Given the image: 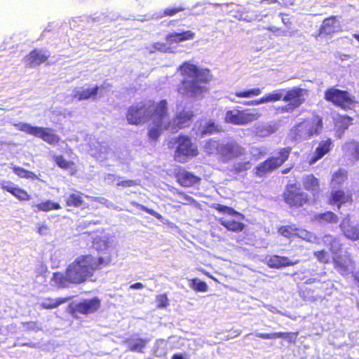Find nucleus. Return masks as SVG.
I'll return each instance as SVG.
<instances>
[{"instance_id": "1", "label": "nucleus", "mask_w": 359, "mask_h": 359, "mask_svg": "<svg viewBox=\"0 0 359 359\" xmlns=\"http://www.w3.org/2000/svg\"><path fill=\"white\" fill-rule=\"evenodd\" d=\"M184 78L178 91L189 93L193 96H201L208 91L207 85L212 79L210 70L200 68L189 62H184L178 68Z\"/></svg>"}, {"instance_id": "2", "label": "nucleus", "mask_w": 359, "mask_h": 359, "mask_svg": "<svg viewBox=\"0 0 359 359\" xmlns=\"http://www.w3.org/2000/svg\"><path fill=\"white\" fill-rule=\"evenodd\" d=\"M104 264V260L101 257L85 255L76 258L68 269L72 279L76 281V284H80L91 278Z\"/></svg>"}, {"instance_id": "3", "label": "nucleus", "mask_w": 359, "mask_h": 359, "mask_svg": "<svg viewBox=\"0 0 359 359\" xmlns=\"http://www.w3.org/2000/svg\"><path fill=\"white\" fill-rule=\"evenodd\" d=\"M168 147L170 149H175L173 158L179 163H184L189 158L198 155L197 146L187 135L181 134L170 139Z\"/></svg>"}, {"instance_id": "4", "label": "nucleus", "mask_w": 359, "mask_h": 359, "mask_svg": "<svg viewBox=\"0 0 359 359\" xmlns=\"http://www.w3.org/2000/svg\"><path fill=\"white\" fill-rule=\"evenodd\" d=\"M322 129V118L318 115H314L295 124L291 129V134L295 140H306L319 135Z\"/></svg>"}, {"instance_id": "5", "label": "nucleus", "mask_w": 359, "mask_h": 359, "mask_svg": "<svg viewBox=\"0 0 359 359\" xmlns=\"http://www.w3.org/2000/svg\"><path fill=\"white\" fill-rule=\"evenodd\" d=\"M292 152V147L280 148L277 151V156H271L266 160L257 164L254 169V175L257 177H266L280 166L288 159Z\"/></svg>"}, {"instance_id": "6", "label": "nucleus", "mask_w": 359, "mask_h": 359, "mask_svg": "<svg viewBox=\"0 0 359 359\" xmlns=\"http://www.w3.org/2000/svg\"><path fill=\"white\" fill-rule=\"evenodd\" d=\"M324 99L345 111L353 109L357 103L355 96L349 92L335 87L328 88L325 90Z\"/></svg>"}, {"instance_id": "7", "label": "nucleus", "mask_w": 359, "mask_h": 359, "mask_svg": "<svg viewBox=\"0 0 359 359\" xmlns=\"http://www.w3.org/2000/svg\"><path fill=\"white\" fill-rule=\"evenodd\" d=\"M261 116L257 109H243L234 107L227 110L224 116V121L236 126H245L257 121Z\"/></svg>"}, {"instance_id": "8", "label": "nucleus", "mask_w": 359, "mask_h": 359, "mask_svg": "<svg viewBox=\"0 0 359 359\" xmlns=\"http://www.w3.org/2000/svg\"><path fill=\"white\" fill-rule=\"evenodd\" d=\"M284 202L290 208L299 209L310 203L309 196L302 191L297 184H287L282 194Z\"/></svg>"}, {"instance_id": "9", "label": "nucleus", "mask_w": 359, "mask_h": 359, "mask_svg": "<svg viewBox=\"0 0 359 359\" xmlns=\"http://www.w3.org/2000/svg\"><path fill=\"white\" fill-rule=\"evenodd\" d=\"M308 93L309 90L307 89L297 86L285 90L283 101L288 103L280 108V111L282 113L292 112L305 102L304 96L307 95Z\"/></svg>"}, {"instance_id": "10", "label": "nucleus", "mask_w": 359, "mask_h": 359, "mask_svg": "<svg viewBox=\"0 0 359 359\" xmlns=\"http://www.w3.org/2000/svg\"><path fill=\"white\" fill-rule=\"evenodd\" d=\"M150 107L144 102H136L130 105L126 111V118L130 125L139 126L149 120Z\"/></svg>"}, {"instance_id": "11", "label": "nucleus", "mask_w": 359, "mask_h": 359, "mask_svg": "<svg viewBox=\"0 0 359 359\" xmlns=\"http://www.w3.org/2000/svg\"><path fill=\"white\" fill-rule=\"evenodd\" d=\"M195 116L194 111L186 108L177 111L173 118L168 122L169 130L176 133L179 130L189 127Z\"/></svg>"}, {"instance_id": "12", "label": "nucleus", "mask_w": 359, "mask_h": 359, "mask_svg": "<svg viewBox=\"0 0 359 359\" xmlns=\"http://www.w3.org/2000/svg\"><path fill=\"white\" fill-rule=\"evenodd\" d=\"M150 107L149 120L153 122H159L168 123L169 117L168 103L165 99L161 100L159 102H150L148 104Z\"/></svg>"}, {"instance_id": "13", "label": "nucleus", "mask_w": 359, "mask_h": 359, "mask_svg": "<svg viewBox=\"0 0 359 359\" xmlns=\"http://www.w3.org/2000/svg\"><path fill=\"white\" fill-rule=\"evenodd\" d=\"M246 154L245 149L236 141L222 143L220 149L219 160L224 163L229 162L235 158Z\"/></svg>"}, {"instance_id": "14", "label": "nucleus", "mask_w": 359, "mask_h": 359, "mask_svg": "<svg viewBox=\"0 0 359 359\" xmlns=\"http://www.w3.org/2000/svg\"><path fill=\"white\" fill-rule=\"evenodd\" d=\"M72 316L76 318V313L88 315L96 312L100 308V301L95 297L85 299L78 303H72L69 306Z\"/></svg>"}, {"instance_id": "15", "label": "nucleus", "mask_w": 359, "mask_h": 359, "mask_svg": "<svg viewBox=\"0 0 359 359\" xmlns=\"http://www.w3.org/2000/svg\"><path fill=\"white\" fill-rule=\"evenodd\" d=\"M176 182L183 187H193L199 185L201 182V177L194 172L187 170L183 167H178L175 170Z\"/></svg>"}, {"instance_id": "16", "label": "nucleus", "mask_w": 359, "mask_h": 359, "mask_svg": "<svg viewBox=\"0 0 359 359\" xmlns=\"http://www.w3.org/2000/svg\"><path fill=\"white\" fill-rule=\"evenodd\" d=\"M333 264L334 268L343 276L348 275L355 268L352 257L348 252L334 255Z\"/></svg>"}, {"instance_id": "17", "label": "nucleus", "mask_w": 359, "mask_h": 359, "mask_svg": "<svg viewBox=\"0 0 359 359\" xmlns=\"http://www.w3.org/2000/svg\"><path fill=\"white\" fill-rule=\"evenodd\" d=\"M353 195L351 192H346L344 189H332L329 195L327 203L330 205H335L340 209L343 205L353 203Z\"/></svg>"}, {"instance_id": "18", "label": "nucleus", "mask_w": 359, "mask_h": 359, "mask_svg": "<svg viewBox=\"0 0 359 359\" xmlns=\"http://www.w3.org/2000/svg\"><path fill=\"white\" fill-rule=\"evenodd\" d=\"M1 189L10 193L16 199L20 201H29L32 199V196L25 189L18 187L10 181H4L1 183Z\"/></svg>"}, {"instance_id": "19", "label": "nucleus", "mask_w": 359, "mask_h": 359, "mask_svg": "<svg viewBox=\"0 0 359 359\" xmlns=\"http://www.w3.org/2000/svg\"><path fill=\"white\" fill-rule=\"evenodd\" d=\"M50 55V53L46 50L34 48L25 57L24 60L28 66L35 67L46 62Z\"/></svg>"}, {"instance_id": "20", "label": "nucleus", "mask_w": 359, "mask_h": 359, "mask_svg": "<svg viewBox=\"0 0 359 359\" xmlns=\"http://www.w3.org/2000/svg\"><path fill=\"white\" fill-rule=\"evenodd\" d=\"M339 227L347 238L352 241L359 239V226L351 224L349 215L341 220Z\"/></svg>"}, {"instance_id": "21", "label": "nucleus", "mask_w": 359, "mask_h": 359, "mask_svg": "<svg viewBox=\"0 0 359 359\" xmlns=\"http://www.w3.org/2000/svg\"><path fill=\"white\" fill-rule=\"evenodd\" d=\"M340 29V23L337 20V16H330L323 21L321 24L318 35L327 36L331 35L339 31Z\"/></svg>"}, {"instance_id": "22", "label": "nucleus", "mask_w": 359, "mask_h": 359, "mask_svg": "<svg viewBox=\"0 0 359 359\" xmlns=\"http://www.w3.org/2000/svg\"><path fill=\"white\" fill-rule=\"evenodd\" d=\"M68 267L66 269L65 274L61 272H55L50 279L51 284L58 288H65L69 284H76V281L72 279Z\"/></svg>"}, {"instance_id": "23", "label": "nucleus", "mask_w": 359, "mask_h": 359, "mask_svg": "<svg viewBox=\"0 0 359 359\" xmlns=\"http://www.w3.org/2000/svg\"><path fill=\"white\" fill-rule=\"evenodd\" d=\"M34 137L51 145L57 144L60 142V137L50 128L38 126Z\"/></svg>"}, {"instance_id": "24", "label": "nucleus", "mask_w": 359, "mask_h": 359, "mask_svg": "<svg viewBox=\"0 0 359 359\" xmlns=\"http://www.w3.org/2000/svg\"><path fill=\"white\" fill-rule=\"evenodd\" d=\"M333 147V142L330 138L321 141L316 147L313 156L309 159V164L312 165L328 154Z\"/></svg>"}, {"instance_id": "25", "label": "nucleus", "mask_w": 359, "mask_h": 359, "mask_svg": "<svg viewBox=\"0 0 359 359\" xmlns=\"http://www.w3.org/2000/svg\"><path fill=\"white\" fill-rule=\"evenodd\" d=\"M302 185L305 190L313 195L320 191V182L313 174L307 175L302 178Z\"/></svg>"}, {"instance_id": "26", "label": "nucleus", "mask_w": 359, "mask_h": 359, "mask_svg": "<svg viewBox=\"0 0 359 359\" xmlns=\"http://www.w3.org/2000/svg\"><path fill=\"white\" fill-rule=\"evenodd\" d=\"M344 154L352 161L359 160V142L350 140L344 143L342 147Z\"/></svg>"}, {"instance_id": "27", "label": "nucleus", "mask_w": 359, "mask_h": 359, "mask_svg": "<svg viewBox=\"0 0 359 359\" xmlns=\"http://www.w3.org/2000/svg\"><path fill=\"white\" fill-rule=\"evenodd\" d=\"M100 87L95 86L92 88H82L81 90H75L73 97L79 101L85 100H95L98 94Z\"/></svg>"}, {"instance_id": "28", "label": "nucleus", "mask_w": 359, "mask_h": 359, "mask_svg": "<svg viewBox=\"0 0 359 359\" xmlns=\"http://www.w3.org/2000/svg\"><path fill=\"white\" fill-rule=\"evenodd\" d=\"M83 194L76 191L65 198V206L68 208H79L84 204Z\"/></svg>"}, {"instance_id": "29", "label": "nucleus", "mask_w": 359, "mask_h": 359, "mask_svg": "<svg viewBox=\"0 0 359 359\" xmlns=\"http://www.w3.org/2000/svg\"><path fill=\"white\" fill-rule=\"evenodd\" d=\"M313 220L320 224H337L339 222L338 216L332 211L328 210L317 213L313 216Z\"/></svg>"}, {"instance_id": "30", "label": "nucleus", "mask_w": 359, "mask_h": 359, "mask_svg": "<svg viewBox=\"0 0 359 359\" xmlns=\"http://www.w3.org/2000/svg\"><path fill=\"white\" fill-rule=\"evenodd\" d=\"M55 164L62 170H69L72 175H74L77 170L76 164L72 161L67 160L62 155H57L53 157Z\"/></svg>"}, {"instance_id": "31", "label": "nucleus", "mask_w": 359, "mask_h": 359, "mask_svg": "<svg viewBox=\"0 0 359 359\" xmlns=\"http://www.w3.org/2000/svg\"><path fill=\"white\" fill-rule=\"evenodd\" d=\"M222 146V143L219 140L214 138L209 139L204 145V152L209 156L217 155L219 158Z\"/></svg>"}, {"instance_id": "32", "label": "nucleus", "mask_w": 359, "mask_h": 359, "mask_svg": "<svg viewBox=\"0 0 359 359\" xmlns=\"http://www.w3.org/2000/svg\"><path fill=\"white\" fill-rule=\"evenodd\" d=\"M147 339L140 338H132L126 340L125 344L128 348L133 352L143 353V350L147 344Z\"/></svg>"}, {"instance_id": "33", "label": "nucleus", "mask_w": 359, "mask_h": 359, "mask_svg": "<svg viewBox=\"0 0 359 359\" xmlns=\"http://www.w3.org/2000/svg\"><path fill=\"white\" fill-rule=\"evenodd\" d=\"M153 123L154 126L148 129V136L151 140L156 141L160 137L162 132L165 130H169V128H167L168 123L159 122H153Z\"/></svg>"}, {"instance_id": "34", "label": "nucleus", "mask_w": 359, "mask_h": 359, "mask_svg": "<svg viewBox=\"0 0 359 359\" xmlns=\"http://www.w3.org/2000/svg\"><path fill=\"white\" fill-rule=\"evenodd\" d=\"M348 180V172L344 168H339L332 174L330 184L334 187L342 185Z\"/></svg>"}, {"instance_id": "35", "label": "nucleus", "mask_w": 359, "mask_h": 359, "mask_svg": "<svg viewBox=\"0 0 359 359\" xmlns=\"http://www.w3.org/2000/svg\"><path fill=\"white\" fill-rule=\"evenodd\" d=\"M219 222L226 229L233 232H241L245 228V224L243 222L234 219L225 220L221 218L219 219Z\"/></svg>"}, {"instance_id": "36", "label": "nucleus", "mask_w": 359, "mask_h": 359, "mask_svg": "<svg viewBox=\"0 0 359 359\" xmlns=\"http://www.w3.org/2000/svg\"><path fill=\"white\" fill-rule=\"evenodd\" d=\"M36 208V211L48 212L53 210H60L61 208L60 205L56 202H52L49 200L39 203L33 205Z\"/></svg>"}, {"instance_id": "37", "label": "nucleus", "mask_w": 359, "mask_h": 359, "mask_svg": "<svg viewBox=\"0 0 359 359\" xmlns=\"http://www.w3.org/2000/svg\"><path fill=\"white\" fill-rule=\"evenodd\" d=\"M324 242L329 250L334 255L341 250V243L337 238L331 235H326L324 237Z\"/></svg>"}, {"instance_id": "38", "label": "nucleus", "mask_w": 359, "mask_h": 359, "mask_svg": "<svg viewBox=\"0 0 359 359\" xmlns=\"http://www.w3.org/2000/svg\"><path fill=\"white\" fill-rule=\"evenodd\" d=\"M251 167V163L248 160H243L235 163L231 168V172L234 175H238L248 170Z\"/></svg>"}, {"instance_id": "39", "label": "nucleus", "mask_w": 359, "mask_h": 359, "mask_svg": "<svg viewBox=\"0 0 359 359\" xmlns=\"http://www.w3.org/2000/svg\"><path fill=\"white\" fill-rule=\"evenodd\" d=\"M353 118L347 115H339L335 119V125L339 130H345L352 125Z\"/></svg>"}, {"instance_id": "40", "label": "nucleus", "mask_w": 359, "mask_h": 359, "mask_svg": "<svg viewBox=\"0 0 359 359\" xmlns=\"http://www.w3.org/2000/svg\"><path fill=\"white\" fill-rule=\"evenodd\" d=\"M12 170L13 172L20 178L35 180L37 178V175L29 170H27L19 166H13Z\"/></svg>"}, {"instance_id": "41", "label": "nucleus", "mask_w": 359, "mask_h": 359, "mask_svg": "<svg viewBox=\"0 0 359 359\" xmlns=\"http://www.w3.org/2000/svg\"><path fill=\"white\" fill-rule=\"evenodd\" d=\"M278 232L285 238H291L295 236L297 226L295 224L283 225L278 229Z\"/></svg>"}, {"instance_id": "42", "label": "nucleus", "mask_w": 359, "mask_h": 359, "mask_svg": "<svg viewBox=\"0 0 359 359\" xmlns=\"http://www.w3.org/2000/svg\"><path fill=\"white\" fill-rule=\"evenodd\" d=\"M262 93V90L259 88H254L245 90H240L235 92L234 95L239 98H249L252 97L258 96Z\"/></svg>"}, {"instance_id": "43", "label": "nucleus", "mask_w": 359, "mask_h": 359, "mask_svg": "<svg viewBox=\"0 0 359 359\" xmlns=\"http://www.w3.org/2000/svg\"><path fill=\"white\" fill-rule=\"evenodd\" d=\"M212 208L217 210L219 212L221 213H225L229 215H237L241 217V218H243V215L240 213L239 212L234 210L233 208L226 206L222 204H215L212 205Z\"/></svg>"}, {"instance_id": "44", "label": "nucleus", "mask_w": 359, "mask_h": 359, "mask_svg": "<svg viewBox=\"0 0 359 359\" xmlns=\"http://www.w3.org/2000/svg\"><path fill=\"white\" fill-rule=\"evenodd\" d=\"M14 126L20 131L24 132L27 134L35 135L38 126H33L27 123H14Z\"/></svg>"}, {"instance_id": "45", "label": "nucleus", "mask_w": 359, "mask_h": 359, "mask_svg": "<svg viewBox=\"0 0 359 359\" xmlns=\"http://www.w3.org/2000/svg\"><path fill=\"white\" fill-rule=\"evenodd\" d=\"M14 126L20 131L24 132L27 134L35 135L38 126H33L27 123H14Z\"/></svg>"}, {"instance_id": "46", "label": "nucleus", "mask_w": 359, "mask_h": 359, "mask_svg": "<svg viewBox=\"0 0 359 359\" xmlns=\"http://www.w3.org/2000/svg\"><path fill=\"white\" fill-rule=\"evenodd\" d=\"M132 205L133 206H135V208H137V209L154 216L157 219H159V220L163 219V216L160 213H158V212L155 211L153 209L149 208H147L142 204H140L137 202H133Z\"/></svg>"}, {"instance_id": "47", "label": "nucleus", "mask_w": 359, "mask_h": 359, "mask_svg": "<svg viewBox=\"0 0 359 359\" xmlns=\"http://www.w3.org/2000/svg\"><path fill=\"white\" fill-rule=\"evenodd\" d=\"M191 287L193 290L198 292H205L208 288L207 284L198 278L191 280Z\"/></svg>"}, {"instance_id": "48", "label": "nucleus", "mask_w": 359, "mask_h": 359, "mask_svg": "<svg viewBox=\"0 0 359 359\" xmlns=\"http://www.w3.org/2000/svg\"><path fill=\"white\" fill-rule=\"evenodd\" d=\"M313 255L317 260L320 263L328 264L330 262V255L325 250L315 251Z\"/></svg>"}, {"instance_id": "49", "label": "nucleus", "mask_w": 359, "mask_h": 359, "mask_svg": "<svg viewBox=\"0 0 359 359\" xmlns=\"http://www.w3.org/2000/svg\"><path fill=\"white\" fill-rule=\"evenodd\" d=\"M67 299H48L42 303V306L45 309H53L59 305L66 302Z\"/></svg>"}, {"instance_id": "50", "label": "nucleus", "mask_w": 359, "mask_h": 359, "mask_svg": "<svg viewBox=\"0 0 359 359\" xmlns=\"http://www.w3.org/2000/svg\"><path fill=\"white\" fill-rule=\"evenodd\" d=\"M219 130L218 129L217 126L213 121L208 122L203 127L201 130L202 135H211L216 132H218Z\"/></svg>"}, {"instance_id": "51", "label": "nucleus", "mask_w": 359, "mask_h": 359, "mask_svg": "<svg viewBox=\"0 0 359 359\" xmlns=\"http://www.w3.org/2000/svg\"><path fill=\"white\" fill-rule=\"evenodd\" d=\"M285 89H278L269 94L270 102H277L280 100L283 101V93L285 94Z\"/></svg>"}, {"instance_id": "52", "label": "nucleus", "mask_w": 359, "mask_h": 359, "mask_svg": "<svg viewBox=\"0 0 359 359\" xmlns=\"http://www.w3.org/2000/svg\"><path fill=\"white\" fill-rule=\"evenodd\" d=\"M177 194L184 200V201L180 202L184 205H195L196 203V201L193 197L183 191H177Z\"/></svg>"}, {"instance_id": "53", "label": "nucleus", "mask_w": 359, "mask_h": 359, "mask_svg": "<svg viewBox=\"0 0 359 359\" xmlns=\"http://www.w3.org/2000/svg\"><path fill=\"white\" fill-rule=\"evenodd\" d=\"M184 9L182 6L166 8L163 11L162 16H173Z\"/></svg>"}, {"instance_id": "54", "label": "nucleus", "mask_w": 359, "mask_h": 359, "mask_svg": "<svg viewBox=\"0 0 359 359\" xmlns=\"http://www.w3.org/2000/svg\"><path fill=\"white\" fill-rule=\"evenodd\" d=\"M294 237H298L304 240H310L312 237V234L307 230L297 227V232H295Z\"/></svg>"}, {"instance_id": "55", "label": "nucleus", "mask_w": 359, "mask_h": 359, "mask_svg": "<svg viewBox=\"0 0 359 359\" xmlns=\"http://www.w3.org/2000/svg\"><path fill=\"white\" fill-rule=\"evenodd\" d=\"M178 33L180 34L181 41L192 40L196 36V34L191 30H187Z\"/></svg>"}, {"instance_id": "56", "label": "nucleus", "mask_w": 359, "mask_h": 359, "mask_svg": "<svg viewBox=\"0 0 359 359\" xmlns=\"http://www.w3.org/2000/svg\"><path fill=\"white\" fill-rule=\"evenodd\" d=\"M165 40L170 43H177L182 42L178 32L169 33L166 35Z\"/></svg>"}, {"instance_id": "57", "label": "nucleus", "mask_w": 359, "mask_h": 359, "mask_svg": "<svg viewBox=\"0 0 359 359\" xmlns=\"http://www.w3.org/2000/svg\"><path fill=\"white\" fill-rule=\"evenodd\" d=\"M154 47L163 53H172L170 47H169L165 43L163 42H156Z\"/></svg>"}, {"instance_id": "58", "label": "nucleus", "mask_w": 359, "mask_h": 359, "mask_svg": "<svg viewBox=\"0 0 359 359\" xmlns=\"http://www.w3.org/2000/svg\"><path fill=\"white\" fill-rule=\"evenodd\" d=\"M281 256H273L269 260L270 266L273 268L279 269L282 268L284 264H281Z\"/></svg>"}, {"instance_id": "59", "label": "nucleus", "mask_w": 359, "mask_h": 359, "mask_svg": "<svg viewBox=\"0 0 359 359\" xmlns=\"http://www.w3.org/2000/svg\"><path fill=\"white\" fill-rule=\"evenodd\" d=\"M138 184L135 180H124L118 181L116 183V185L118 187H135Z\"/></svg>"}, {"instance_id": "60", "label": "nucleus", "mask_w": 359, "mask_h": 359, "mask_svg": "<svg viewBox=\"0 0 359 359\" xmlns=\"http://www.w3.org/2000/svg\"><path fill=\"white\" fill-rule=\"evenodd\" d=\"M156 302L158 308H165L168 305V298L165 294L158 295Z\"/></svg>"}, {"instance_id": "61", "label": "nucleus", "mask_w": 359, "mask_h": 359, "mask_svg": "<svg viewBox=\"0 0 359 359\" xmlns=\"http://www.w3.org/2000/svg\"><path fill=\"white\" fill-rule=\"evenodd\" d=\"M269 102H270V100H269V94H267V95L262 97L260 99H259L257 100H252L250 102H248L245 104H248V105H250H250H257L259 104Z\"/></svg>"}, {"instance_id": "62", "label": "nucleus", "mask_w": 359, "mask_h": 359, "mask_svg": "<svg viewBox=\"0 0 359 359\" xmlns=\"http://www.w3.org/2000/svg\"><path fill=\"white\" fill-rule=\"evenodd\" d=\"M280 15L282 17V22L285 25L286 27L290 29L292 25V22L290 15L285 13H280Z\"/></svg>"}, {"instance_id": "63", "label": "nucleus", "mask_w": 359, "mask_h": 359, "mask_svg": "<svg viewBox=\"0 0 359 359\" xmlns=\"http://www.w3.org/2000/svg\"><path fill=\"white\" fill-rule=\"evenodd\" d=\"M280 261H281V264H284L283 265V267L294 266L299 263V260L292 261L287 257H281Z\"/></svg>"}, {"instance_id": "64", "label": "nucleus", "mask_w": 359, "mask_h": 359, "mask_svg": "<svg viewBox=\"0 0 359 359\" xmlns=\"http://www.w3.org/2000/svg\"><path fill=\"white\" fill-rule=\"evenodd\" d=\"M267 29L270 32L274 33L276 36H285L286 32L285 31H283L280 28L275 27V26H271L267 27Z\"/></svg>"}]
</instances>
